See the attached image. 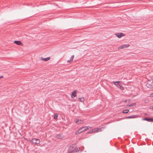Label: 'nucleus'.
Returning a JSON list of instances; mask_svg holds the SVG:
<instances>
[{
	"mask_svg": "<svg viewBox=\"0 0 153 153\" xmlns=\"http://www.w3.org/2000/svg\"><path fill=\"white\" fill-rule=\"evenodd\" d=\"M151 96H152V97H153V93L152 94H151Z\"/></svg>",
	"mask_w": 153,
	"mask_h": 153,
	"instance_id": "obj_24",
	"label": "nucleus"
},
{
	"mask_svg": "<svg viewBox=\"0 0 153 153\" xmlns=\"http://www.w3.org/2000/svg\"><path fill=\"white\" fill-rule=\"evenodd\" d=\"M68 151L69 152H76V150L75 149V146L74 144H73L70 146L68 149Z\"/></svg>",
	"mask_w": 153,
	"mask_h": 153,
	"instance_id": "obj_2",
	"label": "nucleus"
},
{
	"mask_svg": "<svg viewBox=\"0 0 153 153\" xmlns=\"http://www.w3.org/2000/svg\"><path fill=\"white\" fill-rule=\"evenodd\" d=\"M143 120H145L149 122H152L153 118H145L143 119Z\"/></svg>",
	"mask_w": 153,
	"mask_h": 153,
	"instance_id": "obj_12",
	"label": "nucleus"
},
{
	"mask_svg": "<svg viewBox=\"0 0 153 153\" xmlns=\"http://www.w3.org/2000/svg\"><path fill=\"white\" fill-rule=\"evenodd\" d=\"M14 43L18 45H21L22 44L20 41H15Z\"/></svg>",
	"mask_w": 153,
	"mask_h": 153,
	"instance_id": "obj_14",
	"label": "nucleus"
},
{
	"mask_svg": "<svg viewBox=\"0 0 153 153\" xmlns=\"http://www.w3.org/2000/svg\"><path fill=\"white\" fill-rule=\"evenodd\" d=\"M85 100V99L84 97L80 98L79 101L81 102H84Z\"/></svg>",
	"mask_w": 153,
	"mask_h": 153,
	"instance_id": "obj_20",
	"label": "nucleus"
},
{
	"mask_svg": "<svg viewBox=\"0 0 153 153\" xmlns=\"http://www.w3.org/2000/svg\"><path fill=\"white\" fill-rule=\"evenodd\" d=\"M58 115L56 114H54V119H57L58 117Z\"/></svg>",
	"mask_w": 153,
	"mask_h": 153,
	"instance_id": "obj_19",
	"label": "nucleus"
},
{
	"mask_svg": "<svg viewBox=\"0 0 153 153\" xmlns=\"http://www.w3.org/2000/svg\"><path fill=\"white\" fill-rule=\"evenodd\" d=\"M91 128V127L89 126L83 127L79 129L76 132L75 134L76 135L82 132Z\"/></svg>",
	"mask_w": 153,
	"mask_h": 153,
	"instance_id": "obj_1",
	"label": "nucleus"
},
{
	"mask_svg": "<svg viewBox=\"0 0 153 153\" xmlns=\"http://www.w3.org/2000/svg\"><path fill=\"white\" fill-rule=\"evenodd\" d=\"M137 117V116L136 115H132L130 116H128L127 117L128 118H135Z\"/></svg>",
	"mask_w": 153,
	"mask_h": 153,
	"instance_id": "obj_15",
	"label": "nucleus"
},
{
	"mask_svg": "<svg viewBox=\"0 0 153 153\" xmlns=\"http://www.w3.org/2000/svg\"><path fill=\"white\" fill-rule=\"evenodd\" d=\"M152 122H153V121H152Z\"/></svg>",
	"mask_w": 153,
	"mask_h": 153,
	"instance_id": "obj_26",
	"label": "nucleus"
},
{
	"mask_svg": "<svg viewBox=\"0 0 153 153\" xmlns=\"http://www.w3.org/2000/svg\"><path fill=\"white\" fill-rule=\"evenodd\" d=\"M129 111V110L128 109L124 110L123 111V113H127Z\"/></svg>",
	"mask_w": 153,
	"mask_h": 153,
	"instance_id": "obj_18",
	"label": "nucleus"
},
{
	"mask_svg": "<svg viewBox=\"0 0 153 153\" xmlns=\"http://www.w3.org/2000/svg\"><path fill=\"white\" fill-rule=\"evenodd\" d=\"M117 87L120 88L121 90L124 89V88L120 85V84H119Z\"/></svg>",
	"mask_w": 153,
	"mask_h": 153,
	"instance_id": "obj_17",
	"label": "nucleus"
},
{
	"mask_svg": "<svg viewBox=\"0 0 153 153\" xmlns=\"http://www.w3.org/2000/svg\"><path fill=\"white\" fill-rule=\"evenodd\" d=\"M2 77H3V76H0V79H1Z\"/></svg>",
	"mask_w": 153,
	"mask_h": 153,
	"instance_id": "obj_25",
	"label": "nucleus"
},
{
	"mask_svg": "<svg viewBox=\"0 0 153 153\" xmlns=\"http://www.w3.org/2000/svg\"><path fill=\"white\" fill-rule=\"evenodd\" d=\"M146 86L149 88H152L153 87V80L149 81L146 84Z\"/></svg>",
	"mask_w": 153,
	"mask_h": 153,
	"instance_id": "obj_3",
	"label": "nucleus"
},
{
	"mask_svg": "<svg viewBox=\"0 0 153 153\" xmlns=\"http://www.w3.org/2000/svg\"><path fill=\"white\" fill-rule=\"evenodd\" d=\"M74 55H73V56H71V57L70 58V60H68L67 62L68 63L70 62H71V61H72L73 60V59L74 58Z\"/></svg>",
	"mask_w": 153,
	"mask_h": 153,
	"instance_id": "obj_16",
	"label": "nucleus"
},
{
	"mask_svg": "<svg viewBox=\"0 0 153 153\" xmlns=\"http://www.w3.org/2000/svg\"><path fill=\"white\" fill-rule=\"evenodd\" d=\"M115 35L118 38H120L121 37L124 36V34L123 33H118L115 34Z\"/></svg>",
	"mask_w": 153,
	"mask_h": 153,
	"instance_id": "obj_7",
	"label": "nucleus"
},
{
	"mask_svg": "<svg viewBox=\"0 0 153 153\" xmlns=\"http://www.w3.org/2000/svg\"><path fill=\"white\" fill-rule=\"evenodd\" d=\"M50 59V57L45 58H44L42 57H41V60H43L45 61H47L48 60H49Z\"/></svg>",
	"mask_w": 153,
	"mask_h": 153,
	"instance_id": "obj_13",
	"label": "nucleus"
},
{
	"mask_svg": "<svg viewBox=\"0 0 153 153\" xmlns=\"http://www.w3.org/2000/svg\"><path fill=\"white\" fill-rule=\"evenodd\" d=\"M111 83H113L114 85H115L117 87V86L119 85V84H120L121 82L120 81H116V82H111Z\"/></svg>",
	"mask_w": 153,
	"mask_h": 153,
	"instance_id": "obj_11",
	"label": "nucleus"
},
{
	"mask_svg": "<svg viewBox=\"0 0 153 153\" xmlns=\"http://www.w3.org/2000/svg\"><path fill=\"white\" fill-rule=\"evenodd\" d=\"M129 46V45L128 44H126V45L124 44L121 46L119 47L118 48V49H122L123 48H125L128 47Z\"/></svg>",
	"mask_w": 153,
	"mask_h": 153,
	"instance_id": "obj_5",
	"label": "nucleus"
},
{
	"mask_svg": "<svg viewBox=\"0 0 153 153\" xmlns=\"http://www.w3.org/2000/svg\"><path fill=\"white\" fill-rule=\"evenodd\" d=\"M83 120H79L76 119L74 120V122L78 124H80L83 122Z\"/></svg>",
	"mask_w": 153,
	"mask_h": 153,
	"instance_id": "obj_8",
	"label": "nucleus"
},
{
	"mask_svg": "<svg viewBox=\"0 0 153 153\" xmlns=\"http://www.w3.org/2000/svg\"><path fill=\"white\" fill-rule=\"evenodd\" d=\"M135 105H136V103H133V104H130L129 105H128V106H129V107H131V106H134Z\"/></svg>",
	"mask_w": 153,
	"mask_h": 153,
	"instance_id": "obj_21",
	"label": "nucleus"
},
{
	"mask_svg": "<svg viewBox=\"0 0 153 153\" xmlns=\"http://www.w3.org/2000/svg\"><path fill=\"white\" fill-rule=\"evenodd\" d=\"M92 130L93 131H94V133L100 132L101 131V129L99 128H95Z\"/></svg>",
	"mask_w": 153,
	"mask_h": 153,
	"instance_id": "obj_10",
	"label": "nucleus"
},
{
	"mask_svg": "<svg viewBox=\"0 0 153 153\" xmlns=\"http://www.w3.org/2000/svg\"><path fill=\"white\" fill-rule=\"evenodd\" d=\"M151 108L153 110V105L151 106Z\"/></svg>",
	"mask_w": 153,
	"mask_h": 153,
	"instance_id": "obj_23",
	"label": "nucleus"
},
{
	"mask_svg": "<svg viewBox=\"0 0 153 153\" xmlns=\"http://www.w3.org/2000/svg\"><path fill=\"white\" fill-rule=\"evenodd\" d=\"M77 92L76 90H74L72 92L71 94V96L72 98H73L75 97L76 96V93Z\"/></svg>",
	"mask_w": 153,
	"mask_h": 153,
	"instance_id": "obj_9",
	"label": "nucleus"
},
{
	"mask_svg": "<svg viewBox=\"0 0 153 153\" xmlns=\"http://www.w3.org/2000/svg\"><path fill=\"white\" fill-rule=\"evenodd\" d=\"M94 132V131H93L92 130L90 131H89L87 132V134L93 133Z\"/></svg>",
	"mask_w": 153,
	"mask_h": 153,
	"instance_id": "obj_22",
	"label": "nucleus"
},
{
	"mask_svg": "<svg viewBox=\"0 0 153 153\" xmlns=\"http://www.w3.org/2000/svg\"><path fill=\"white\" fill-rule=\"evenodd\" d=\"M32 142L33 144H39L40 143V141L39 139L33 138L32 140Z\"/></svg>",
	"mask_w": 153,
	"mask_h": 153,
	"instance_id": "obj_4",
	"label": "nucleus"
},
{
	"mask_svg": "<svg viewBox=\"0 0 153 153\" xmlns=\"http://www.w3.org/2000/svg\"><path fill=\"white\" fill-rule=\"evenodd\" d=\"M64 136L62 134H58L56 135V137L58 139H62L64 137Z\"/></svg>",
	"mask_w": 153,
	"mask_h": 153,
	"instance_id": "obj_6",
	"label": "nucleus"
}]
</instances>
